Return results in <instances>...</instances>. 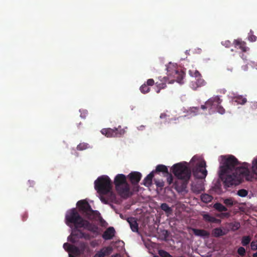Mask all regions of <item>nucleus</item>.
Wrapping results in <instances>:
<instances>
[{
  "instance_id": "obj_1",
  "label": "nucleus",
  "mask_w": 257,
  "mask_h": 257,
  "mask_svg": "<svg viewBox=\"0 0 257 257\" xmlns=\"http://www.w3.org/2000/svg\"><path fill=\"white\" fill-rule=\"evenodd\" d=\"M220 157L222 165L220 166L219 175L225 186H236L243 182L244 179L247 181L249 180L250 172L247 163H244L242 166L236 167L239 163L234 156H221Z\"/></svg>"
},
{
  "instance_id": "obj_2",
  "label": "nucleus",
  "mask_w": 257,
  "mask_h": 257,
  "mask_svg": "<svg viewBox=\"0 0 257 257\" xmlns=\"http://www.w3.org/2000/svg\"><path fill=\"white\" fill-rule=\"evenodd\" d=\"M172 173L179 180L183 182L179 185L177 181L174 183L175 189L179 192L184 191L191 177V171L190 169L182 163L174 164L171 168Z\"/></svg>"
},
{
  "instance_id": "obj_3",
  "label": "nucleus",
  "mask_w": 257,
  "mask_h": 257,
  "mask_svg": "<svg viewBox=\"0 0 257 257\" xmlns=\"http://www.w3.org/2000/svg\"><path fill=\"white\" fill-rule=\"evenodd\" d=\"M65 223L70 227L74 226L75 228H84L93 232H95L94 227L88 221L82 218L76 208L67 211Z\"/></svg>"
},
{
  "instance_id": "obj_4",
  "label": "nucleus",
  "mask_w": 257,
  "mask_h": 257,
  "mask_svg": "<svg viewBox=\"0 0 257 257\" xmlns=\"http://www.w3.org/2000/svg\"><path fill=\"white\" fill-rule=\"evenodd\" d=\"M94 188L100 195L110 194V199L115 198V194L111 191L112 182L107 176L99 177L94 182Z\"/></svg>"
},
{
  "instance_id": "obj_5",
  "label": "nucleus",
  "mask_w": 257,
  "mask_h": 257,
  "mask_svg": "<svg viewBox=\"0 0 257 257\" xmlns=\"http://www.w3.org/2000/svg\"><path fill=\"white\" fill-rule=\"evenodd\" d=\"M114 184L116 191L121 197H127L129 196L130 187L124 175L122 174H117L115 177Z\"/></svg>"
},
{
  "instance_id": "obj_6",
  "label": "nucleus",
  "mask_w": 257,
  "mask_h": 257,
  "mask_svg": "<svg viewBox=\"0 0 257 257\" xmlns=\"http://www.w3.org/2000/svg\"><path fill=\"white\" fill-rule=\"evenodd\" d=\"M222 100L221 99L219 96H213L210 98L206 102L205 104L201 105V108L203 110H205L207 108L210 109L216 108L217 111L223 114L225 113V109L220 105Z\"/></svg>"
},
{
  "instance_id": "obj_7",
  "label": "nucleus",
  "mask_w": 257,
  "mask_h": 257,
  "mask_svg": "<svg viewBox=\"0 0 257 257\" xmlns=\"http://www.w3.org/2000/svg\"><path fill=\"white\" fill-rule=\"evenodd\" d=\"M77 206L82 215L89 219H93L95 217L96 211L93 210L87 201L84 200L77 202Z\"/></svg>"
},
{
  "instance_id": "obj_8",
  "label": "nucleus",
  "mask_w": 257,
  "mask_h": 257,
  "mask_svg": "<svg viewBox=\"0 0 257 257\" xmlns=\"http://www.w3.org/2000/svg\"><path fill=\"white\" fill-rule=\"evenodd\" d=\"M127 127L121 128L120 125L114 128H105L101 131L102 135L107 138H120L123 136L126 133Z\"/></svg>"
},
{
  "instance_id": "obj_9",
  "label": "nucleus",
  "mask_w": 257,
  "mask_h": 257,
  "mask_svg": "<svg viewBox=\"0 0 257 257\" xmlns=\"http://www.w3.org/2000/svg\"><path fill=\"white\" fill-rule=\"evenodd\" d=\"M206 164L205 160L198 162L196 166L192 169V173L194 177L197 179H205L207 175L206 169Z\"/></svg>"
},
{
  "instance_id": "obj_10",
  "label": "nucleus",
  "mask_w": 257,
  "mask_h": 257,
  "mask_svg": "<svg viewBox=\"0 0 257 257\" xmlns=\"http://www.w3.org/2000/svg\"><path fill=\"white\" fill-rule=\"evenodd\" d=\"M167 70L168 75L174 78V79L171 80L169 83H172L175 81L179 83H182V81L185 75V73L182 70L178 69L176 68L172 69L170 67H168Z\"/></svg>"
},
{
  "instance_id": "obj_11",
  "label": "nucleus",
  "mask_w": 257,
  "mask_h": 257,
  "mask_svg": "<svg viewBox=\"0 0 257 257\" xmlns=\"http://www.w3.org/2000/svg\"><path fill=\"white\" fill-rule=\"evenodd\" d=\"M128 178L133 185L138 184L142 178V174L139 172H133L128 175Z\"/></svg>"
},
{
  "instance_id": "obj_12",
  "label": "nucleus",
  "mask_w": 257,
  "mask_h": 257,
  "mask_svg": "<svg viewBox=\"0 0 257 257\" xmlns=\"http://www.w3.org/2000/svg\"><path fill=\"white\" fill-rule=\"evenodd\" d=\"M115 230L113 227H108L103 232L102 237L105 240L111 239L114 236Z\"/></svg>"
},
{
  "instance_id": "obj_13",
  "label": "nucleus",
  "mask_w": 257,
  "mask_h": 257,
  "mask_svg": "<svg viewBox=\"0 0 257 257\" xmlns=\"http://www.w3.org/2000/svg\"><path fill=\"white\" fill-rule=\"evenodd\" d=\"M192 230L193 233L196 236H200L204 238H208L210 236L209 232L206 230L197 228H192Z\"/></svg>"
},
{
  "instance_id": "obj_14",
  "label": "nucleus",
  "mask_w": 257,
  "mask_h": 257,
  "mask_svg": "<svg viewBox=\"0 0 257 257\" xmlns=\"http://www.w3.org/2000/svg\"><path fill=\"white\" fill-rule=\"evenodd\" d=\"M112 251V248L110 246L104 247L97 251L93 257H104L109 255Z\"/></svg>"
},
{
  "instance_id": "obj_15",
  "label": "nucleus",
  "mask_w": 257,
  "mask_h": 257,
  "mask_svg": "<svg viewBox=\"0 0 257 257\" xmlns=\"http://www.w3.org/2000/svg\"><path fill=\"white\" fill-rule=\"evenodd\" d=\"M233 43L235 47L240 49L243 52H245L249 50V48L246 46V43L240 40H234Z\"/></svg>"
},
{
  "instance_id": "obj_16",
  "label": "nucleus",
  "mask_w": 257,
  "mask_h": 257,
  "mask_svg": "<svg viewBox=\"0 0 257 257\" xmlns=\"http://www.w3.org/2000/svg\"><path fill=\"white\" fill-rule=\"evenodd\" d=\"M205 83L204 80L201 77L196 78V81H192L190 84V86L193 89L196 90L197 88L205 85Z\"/></svg>"
},
{
  "instance_id": "obj_17",
  "label": "nucleus",
  "mask_w": 257,
  "mask_h": 257,
  "mask_svg": "<svg viewBox=\"0 0 257 257\" xmlns=\"http://www.w3.org/2000/svg\"><path fill=\"white\" fill-rule=\"evenodd\" d=\"M130 227L133 232H138L139 229L138 223L135 217H128L126 219Z\"/></svg>"
},
{
  "instance_id": "obj_18",
  "label": "nucleus",
  "mask_w": 257,
  "mask_h": 257,
  "mask_svg": "<svg viewBox=\"0 0 257 257\" xmlns=\"http://www.w3.org/2000/svg\"><path fill=\"white\" fill-rule=\"evenodd\" d=\"M203 189V186L201 183H193L191 184V190L196 194L200 193Z\"/></svg>"
},
{
  "instance_id": "obj_19",
  "label": "nucleus",
  "mask_w": 257,
  "mask_h": 257,
  "mask_svg": "<svg viewBox=\"0 0 257 257\" xmlns=\"http://www.w3.org/2000/svg\"><path fill=\"white\" fill-rule=\"evenodd\" d=\"M202 217L203 220L206 222L215 223H220L221 222L220 219H217L208 213L203 214Z\"/></svg>"
},
{
  "instance_id": "obj_20",
  "label": "nucleus",
  "mask_w": 257,
  "mask_h": 257,
  "mask_svg": "<svg viewBox=\"0 0 257 257\" xmlns=\"http://www.w3.org/2000/svg\"><path fill=\"white\" fill-rule=\"evenodd\" d=\"M154 171H152L144 179L143 184L147 187H149L152 184V180L154 176Z\"/></svg>"
},
{
  "instance_id": "obj_21",
  "label": "nucleus",
  "mask_w": 257,
  "mask_h": 257,
  "mask_svg": "<svg viewBox=\"0 0 257 257\" xmlns=\"http://www.w3.org/2000/svg\"><path fill=\"white\" fill-rule=\"evenodd\" d=\"M225 234L226 233L220 227L214 228L211 232L212 236L214 237H219Z\"/></svg>"
},
{
  "instance_id": "obj_22",
  "label": "nucleus",
  "mask_w": 257,
  "mask_h": 257,
  "mask_svg": "<svg viewBox=\"0 0 257 257\" xmlns=\"http://www.w3.org/2000/svg\"><path fill=\"white\" fill-rule=\"evenodd\" d=\"M160 208L165 212L167 216H169L173 213V209L166 203H162Z\"/></svg>"
},
{
  "instance_id": "obj_23",
  "label": "nucleus",
  "mask_w": 257,
  "mask_h": 257,
  "mask_svg": "<svg viewBox=\"0 0 257 257\" xmlns=\"http://www.w3.org/2000/svg\"><path fill=\"white\" fill-rule=\"evenodd\" d=\"M78 246L79 248H80L79 250H80V252H81L82 254H84L85 252H90V248L87 242H80Z\"/></svg>"
},
{
  "instance_id": "obj_24",
  "label": "nucleus",
  "mask_w": 257,
  "mask_h": 257,
  "mask_svg": "<svg viewBox=\"0 0 257 257\" xmlns=\"http://www.w3.org/2000/svg\"><path fill=\"white\" fill-rule=\"evenodd\" d=\"M233 100L237 104L244 105L247 102V99L241 95H237L233 97Z\"/></svg>"
},
{
  "instance_id": "obj_25",
  "label": "nucleus",
  "mask_w": 257,
  "mask_h": 257,
  "mask_svg": "<svg viewBox=\"0 0 257 257\" xmlns=\"http://www.w3.org/2000/svg\"><path fill=\"white\" fill-rule=\"evenodd\" d=\"M156 173L162 172L164 174H169L168 169L167 166L164 165H158L155 170Z\"/></svg>"
},
{
  "instance_id": "obj_26",
  "label": "nucleus",
  "mask_w": 257,
  "mask_h": 257,
  "mask_svg": "<svg viewBox=\"0 0 257 257\" xmlns=\"http://www.w3.org/2000/svg\"><path fill=\"white\" fill-rule=\"evenodd\" d=\"M168 78L166 77H164L163 78V80H161V82H157L156 83V86L158 88H160L161 89H164L166 87V83L168 81Z\"/></svg>"
},
{
  "instance_id": "obj_27",
  "label": "nucleus",
  "mask_w": 257,
  "mask_h": 257,
  "mask_svg": "<svg viewBox=\"0 0 257 257\" xmlns=\"http://www.w3.org/2000/svg\"><path fill=\"white\" fill-rule=\"evenodd\" d=\"M213 199V197L208 194H203L201 195V200L204 203L210 202Z\"/></svg>"
},
{
  "instance_id": "obj_28",
  "label": "nucleus",
  "mask_w": 257,
  "mask_h": 257,
  "mask_svg": "<svg viewBox=\"0 0 257 257\" xmlns=\"http://www.w3.org/2000/svg\"><path fill=\"white\" fill-rule=\"evenodd\" d=\"M213 208L219 212L226 211L227 209L220 203H216L213 205Z\"/></svg>"
},
{
  "instance_id": "obj_29",
  "label": "nucleus",
  "mask_w": 257,
  "mask_h": 257,
  "mask_svg": "<svg viewBox=\"0 0 257 257\" xmlns=\"http://www.w3.org/2000/svg\"><path fill=\"white\" fill-rule=\"evenodd\" d=\"M70 250L69 252L78 256L82 254L81 252H80V250H79L80 248H79V246H76L75 245H72V246H70Z\"/></svg>"
},
{
  "instance_id": "obj_30",
  "label": "nucleus",
  "mask_w": 257,
  "mask_h": 257,
  "mask_svg": "<svg viewBox=\"0 0 257 257\" xmlns=\"http://www.w3.org/2000/svg\"><path fill=\"white\" fill-rule=\"evenodd\" d=\"M229 226L232 231H234L238 230L240 228V224L238 222H230L229 224Z\"/></svg>"
},
{
  "instance_id": "obj_31",
  "label": "nucleus",
  "mask_w": 257,
  "mask_h": 257,
  "mask_svg": "<svg viewBox=\"0 0 257 257\" xmlns=\"http://www.w3.org/2000/svg\"><path fill=\"white\" fill-rule=\"evenodd\" d=\"M251 237L250 236H243L241 238V244L243 246H246L251 241Z\"/></svg>"
},
{
  "instance_id": "obj_32",
  "label": "nucleus",
  "mask_w": 257,
  "mask_h": 257,
  "mask_svg": "<svg viewBox=\"0 0 257 257\" xmlns=\"http://www.w3.org/2000/svg\"><path fill=\"white\" fill-rule=\"evenodd\" d=\"M89 148V146L88 144L85 143H80L77 146V149L79 151H83Z\"/></svg>"
},
{
  "instance_id": "obj_33",
  "label": "nucleus",
  "mask_w": 257,
  "mask_h": 257,
  "mask_svg": "<svg viewBox=\"0 0 257 257\" xmlns=\"http://www.w3.org/2000/svg\"><path fill=\"white\" fill-rule=\"evenodd\" d=\"M140 90L143 93H146L150 91V88L146 83H144L140 87Z\"/></svg>"
},
{
  "instance_id": "obj_34",
  "label": "nucleus",
  "mask_w": 257,
  "mask_h": 257,
  "mask_svg": "<svg viewBox=\"0 0 257 257\" xmlns=\"http://www.w3.org/2000/svg\"><path fill=\"white\" fill-rule=\"evenodd\" d=\"M158 253L162 257H173L169 252L163 249L159 250Z\"/></svg>"
},
{
  "instance_id": "obj_35",
  "label": "nucleus",
  "mask_w": 257,
  "mask_h": 257,
  "mask_svg": "<svg viewBox=\"0 0 257 257\" xmlns=\"http://www.w3.org/2000/svg\"><path fill=\"white\" fill-rule=\"evenodd\" d=\"M80 232H82V231L80 230L79 228H75V227H74V228L72 229L71 235L73 236H75V237H77L79 238V236L80 235Z\"/></svg>"
},
{
  "instance_id": "obj_36",
  "label": "nucleus",
  "mask_w": 257,
  "mask_h": 257,
  "mask_svg": "<svg viewBox=\"0 0 257 257\" xmlns=\"http://www.w3.org/2000/svg\"><path fill=\"white\" fill-rule=\"evenodd\" d=\"M189 74L193 77H195L196 78L201 77V74L198 70H195L194 71L189 70Z\"/></svg>"
},
{
  "instance_id": "obj_37",
  "label": "nucleus",
  "mask_w": 257,
  "mask_h": 257,
  "mask_svg": "<svg viewBox=\"0 0 257 257\" xmlns=\"http://www.w3.org/2000/svg\"><path fill=\"white\" fill-rule=\"evenodd\" d=\"M256 37L253 34V32L250 30L248 33V39L250 42H255L256 40Z\"/></svg>"
},
{
  "instance_id": "obj_38",
  "label": "nucleus",
  "mask_w": 257,
  "mask_h": 257,
  "mask_svg": "<svg viewBox=\"0 0 257 257\" xmlns=\"http://www.w3.org/2000/svg\"><path fill=\"white\" fill-rule=\"evenodd\" d=\"M248 194L247 190L245 189H240L237 191V194L242 197H245Z\"/></svg>"
},
{
  "instance_id": "obj_39",
  "label": "nucleus",
  "mask_w": 257,
  "mask_h": 257,
  "mask_svg": "<svg viewBox=\"0 0 257 257\" xmlns=\"http://www.w3.org/2000/svg\"><path fill=\"white\" fill-rule=\"evenodd\" d=\"M91 238L90 235L88 233H86L83 232H80V235L79 238H85V239H90Z\"/></svg>"
},
{
  "instance_id": "obj_40",
  "label": "nucleus",
  "mask_w": 257,
  "mask_h": 257,
  "mask_svg": "<svg viewBox=\"0 0 257 257\" xmlns=\"http://www.w3.org/2000/svg\"><path fill=\"white\" fill-rule=\"evenodd\" d=\"M166 176L167 177V182L169 185H170L173 183V177L172 175L169 173V174H167Z\"/></svg>"
},
{
  "instance_id": "obj_41",
  "label": "nucleus",
  "mask_w": 257,
  "mask_h": 257,
  "mask_svg": "<svg viewBox=\"0 0 257 257\" xmlns=\"http://www.w3.org/2000/svg\"><path fill=\"white\" fill-rule=\"evenodd\" d=\"M223 202L227 206H231L233 205V201L232 198L225 199Z\"/></svg>"
},
{
  "instance_id": "obj_42",
  "label": "nucleus",
  "mask_w": 257,
  "mask_h": 257,
  "mask_svg": "<svg viewBox=\"0 0 257 257\" xmlns=\"http://www.w3.org/2000/svg\"><path fill=\"white\" fill-rule=\"evenodd\" d=\"M237 253L241 256H244L245 249L243 247L240 246L237 249Z\"/></svg>"
},
{
  "instance_id": "obj_43",
  "label": "nucleus",
  "mask_w": 257,
  "mask_h": 257,
  "mask_svg": "<svg viewBox=\"0 0 257 257\" xmlns=\"http://www.w3.org/2000/svg\"><path fill=\"white\" fill-rule=\"evenodd\" d=\"M251 249L252 250H257V240H253L250 243Z\"/></svg>"
},
{
  "instance_id": "obj_44",
  "label": "nucleus",
  "mask_w": 257,
  "mask_h": 257,
  "mask_svg": "<svg viewBox=\"0 0 257 257\" xmlns=\"http://www.w3.org/2000/svg\"><path fill=\"white\" fill-rule=\"evenodd\" d=\"M199 110V108L198 107H192L190 109V112L194 113L195 115H196L198 113Z\"/></svg>"
},
{
  "instance_id": "obj_45",
  "label": "nucleus",
  "mask_w": 257,
  "mask_h": 257,
  "mask_svg": "<svg viewBox=\"0 0 257 257\" xmlns=\"http://www.w3.org/2000/svg\"><path fill=\"white\" fill-rule=\"evenodd\" d=\"M221 44L226 48H229L231 45V43L229 40H225L221 42Z\"/></svg>"
},
{
  "instance_id": "obj_46",
  "label": "nucleus",
  "mask_w": 257,
  "mask_h": 257,
  "mask_svg": "<svg viewBox=\"0 0 257 257\" xmlns=\"http://www.w3.org/2000/svg\"><path fill=\"white\" fill-rule=\"evenodd\" d=\"M72 245H71L69 243H64V244H63V247L64 248L69 252L70 250V246H72Z\"/></svg>"
},
{
  "instance_id": "obj_47",
  "label": "nucleus",
  "mask_w": 257,
  "mask_h": 257,
  "mask_svg": "<svg viewBox=\"0 0 257 257\" xmlns=\"http://www.w3.org/2000/svg\"><path fill=\"white\" fill-rule=\"evenodd\" d=\"M147 85L153 86L155 84L154 80L153 79H149L146 83Z\"/></svg>"
},
{
  "instance_id": "obj_48",
  "label": "nucleus",
  "mask_w": 257,
  "mask_h": 257,
  "mask_svg": "<svg viewBox=\"0 0 257 257\" xmlns=\"http://www.w3.org/2000/svg\"><path fill=\"white\" fill-rule=\"evenodd\" d=\"M68 240L72 243H75L76 242L75 236H73L71 235L68 236Z\"/></svg>"
},
{
  "instance_id": "obj_49",
  "label": "nucleus",
  "mask_w": 257,
  "mask_h": 257,
  "mask_svg": "<svg viewBox=\"0 0 257 257\" xmlns=\"http://www.w3.org/2000/svg\"><path fill=\"white\" fill-rule=\"evenodd\" d=\"M252 168L257 170V157L252 161Z\"/></svg>"
},
{
  "instance_id": "obj_50",
  "label": "nucleus",
  "mask_w": 257,
  "mask_h": 257,
  "mask_svg": "<svg viewBox=\"0 0 257 257\" xmlns=\"http://www.w3.org/2000/svg\"><path fill=\"white\" fill-rule=\"evenodd\" d=\"M100 195V199L101 201V202L105 204H107L108 202V199H106L104 197H103L102 196L103 195Z\"/></svg>"
},
{
  "instance_id": "obj_51",
  "label": "nucleus",
  "mask_w": 257,
  "mask_h": 257,
  "mask_svg": "<svg viewBox=\"0 0 257 257\" xmlns=\"http://www.w3.org/2000/svg\"><path fill=\"white\" fill-rule=\"evenodd\" d=\"M88 112L86 110H82L81 111L80 116L83 118H85L86 115L87 114Z\"/></svg>"
},
{
  "instance_id": "obj_52",
  "label": "nucleus",
  "mask_w": 257,
  "mask_h": 257,
  "mask_svg": "<svg viewBox=\"0 0 257 257\" xmlns=\"http://www.w3.org/2000/svg\"><path fill=\"white\" fill-rule=\"evenodd\" d=\"M167 116H169L166 113H162L160 114V117L161 119L166 118Z\"/></svg>"
},
{
  "instance_id": "obj_53",
  "label": "nucleus",
  "mask_w": 257,
  "mask_h": 257,
  "mask_svg": "<svg viewBox=\"0 0 257 257\" xmlns=\"http://www.w3.org/2000/svg\"><path fill=\"white\" fill-rule=\"evenodd\" d=\"M156 185L157 186L160 187H162L164 186V182H158V183L156 182Z\"/></svg>"
},
{
  "instance_id": "obj_54",
  "label": "nucleus",
  "mask_w": 257,
  "mask_h": 257,
  "mask_svg": "<svg viewBox=\"0 0 257 257\" xmlns=\"http://www.w3.org/2000/svg\"><path fill=\"white\" fill-rule=\"evenodd\" d=\"M242 67L244 71L247 70V68H248V67H247V66L246 65H244V66H243Z\"/></svg>"
},
{
  "instance_id": "obj_55",
  "label": "nucleus",
  "mask_w": 257,
  "mask_h": 257,
  "mask_svg": "<svg viewBox=\"0 0 257 257\" xmlns=\"http://www.w3.org/2000/svg\"><path fill=\"white\" fill-rule=\"evenodd\" d=\"M161 89H161V88H158V87H157V89H156V92H157V93H160Z\"/></svg>"
},
{
  "instance_id": "obj_56",
  "label": "nucleus",
  "mask_w": 257,
  "mask_h": 257,
  "mask_svg": "<svg viewBox=\"0 0 257 257\" xmlns=\"http://www.w3.org/2000/svg\"><path fill=\"white\" fill-rule=\"evenodd\" d=\"M112 257H121L120 255L118 253L115 254L114 255L112 256Z\"/></svg>"
},
{
  "instance_id": "obj_57",
  "label": "nucleus",
  "mask_w": 257,
  "mask_h": 257,
  "mask_svg": "<svg viewBox=\"0 0 257 257\" xmlns=\"http://www.w3.org/2000/svg\"><path fill=\"white\" fill-rule=\"evenodd\" d=\"M253 257H257V251L252 255Z\"/></svg>"
},
{
  "instance_id": "obj_58",
  "label": "nucleus",
  "mask_w": 257,
  "mask_h": 257,
  "mask_svg": "<svg viewBox=\"0 0 257 257\" xmlns=\"http://www.w3.org/2000/svg\"><path fill=\"white\" fill-rule=\"evenodd\" d=\"M119 216L121 218L123 219H124L122 214H120Z\"/></svg>"
},
{
  "instance_id": "obj_59",
  "label": "nucleus",
  "mask_w": 257,
  "mask_h": 257,
  "mask_svg": "<svg viewBox=\"0 0 257 257\" xmlns=\"http://www.w3.org/2000/svg\"><path fill=\"white\" fill-rule=\"evenodd\" d=\"M29 183L31 184V183H33V181H29Z\"/></svg>"
},
{
  "instance_id": "obj_60",
  "label": "nucleus",
  "mask_w": 257,
  "mask_h": 257,
  "mask_svg": "<svg viewBox=\"0 0 257 257\" xmlns=\"http://www.w3.org/2000/svg\"><path fill=\"white\" fill-rule=\"evenodd\" d=\"M195 157H193L192 159V161H193L194 159H195Z\"/></svg>"
},
{
  "instance_id": "obj_61",
  "label": "nucleus",
  "mask_w": 257,
  "mask_h": 257,
  "mask_svg": "<svg viewBox=\"0 0 257 257\" xmlns=\"http://www.w3.org/2000/svg\"><path fill=\"white\" fill-rule=\"evenodd\" d=\"M154 257H159V256L157 255H155L154 256Z\"/></svg>"
},
{
  "instance_id": "obj_62",
  "label": "nucleus",
  "mask_w": 257,
  "mask_h": 257,
  "mask_svg": "<svg viewBox=\"0 0 257 257\" xmlns=\"http://www.w3.org/2000/svg\"><path fill=\"white\" fill-rule=\"evenodd\" d=\"M224 214H225V215H227V214H228V213H225Z\"/></svg>"
}]
</instances>
